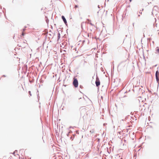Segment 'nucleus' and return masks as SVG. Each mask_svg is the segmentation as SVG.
I'll use <instances>...</instances> for the list:
<instances>
[{
    "instance_id": "423d86ee",
    "label": "nucleus",
    "mask_w": 159,
    "mask_h": 159,
    "mask_svg": "<svg viewBox=\"0 0 159 159\" xmlns=\"http://www.w3.org/2000/svg\"><path fill=\"white\" fill-rule=\"evenodd\" d=\"M29 93L30 96H31V92L30 91L29 92Z\"/></svg>"
},
{
    "instance_id": "20e7f679",
    "label": "nucleus",
    "mask_w": 159,
    "mask_h": 159,
    "mask_svg": "<svg viewBox=\"0 0 159 159\" xmlns=\"http://www.w3.org/2000/svg\"><path fill=\"white\" fill-rule=\"evenodd\" d=\"M61 18L62 19V20H63L64 22L66 24V23H67V21H66V19H65V17H64V16H62L61 17Z\"/></svg>"
},
{
    "instance_id": "0eeeda50",
    "label": "nucleus",
    "mask_w": 159,
    "mask_h": 159,
    "mask_svg": "<svg viewBox=\"0 0 159 159\" xmlns=\"http://www.w3.org/2000/svg\"><path fill=\"white\" fill-rule=\"evenodd\" d=\"M156 51L157 52L159 53V49H157L156 50Z\"/></svg>"
},
{
    "instance_id": "f03ea898",
    "label": "nucleus",
    "mask_w": 159,
    "mask_h": 159,
    "mask_svg": "<svg viewBox=\"0 0 159 159\" xmlns=\"http://www.w3.org/2000/svg\"><path fill=\"white\" fill-rule=\"evenodd\" d=\"M95 84L97 87H98L100 85V82L99 79L98 77H97L96 78V80L95 82Z\"/></svg>"
},
{
    "instance_id": "39448f33",
    "label": "nucleus",
    "mask_w": 159,
    "mask_h": 159,
    "mask_svg": "<svg viewBox=\"0 0 159 159\" xmlns=\"http://www.w3.org/2000/svg\"><path fill=\"white\" fill-rule=\"evenodd\" d=\"M25 29H23L22 31V34H21V35L22 36H24L25 34V33L24 32L25 31Z\"/></svg>"
},
{
    "instance_id": "6e6552de",
    "label": "nucleus",
    "mask_w": 159,
    "mask_h": 159,
    "mask_svg": "<svg viewBox=\"0 0 159 159\" xmlns=\"http://www.w3.org/2000/svg\"><path fill=\"white\" fill-rule=\"evenodd\" d=\"M60 37V34L59 33L58 34V37L59 38Z\"/></svg>"
},
{
    "instance_id": "7ed1b4c3",
    "label": "nucleus",
    "mask_w": 159,
    "mask_h": 159,
    "mask_svg": "<svg viewBox=\"0 0 159 159\" xmlns=\"http://www.w3.org/2000/svg\"><path fill=\"white\" fill-rule=\"evenodd\" d=\"M156 77L157 81H159V72L158 70L156 73Z\"/></svg>"
},
{
    "instance_id": "1a4fd4ad",
    "label": "nucleus",
    "mask_w": 159,
    "mask_h": 159,
    "mask_svg": "<svg viewBox=\"0 0 159 159\" xmlns=\"http://www.w3.org/2000/svg\"><path fill=\"white\" fill-rule=\"evenodd\" d=\"M77 7H77V5H75V8H76Z\"/></svg>"
},
{
    "instance_id": "f257e3e1",
    "label": "nucleus",
    "mask_w": 159,
    "mask_h": 159,
    "mask_svg": "<svg viewBox=\"0 0 159 159\" xmlns=\"http://www.w3.org/2000/svg\"><path fill=\"white\" fill-rule=\"evenodd\" d=\"M73 84V85L76 88L78 87V82L77 79L75 78H74V80Z\"/></svg>"
}]
</instances>
